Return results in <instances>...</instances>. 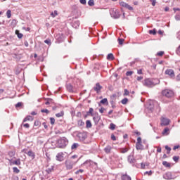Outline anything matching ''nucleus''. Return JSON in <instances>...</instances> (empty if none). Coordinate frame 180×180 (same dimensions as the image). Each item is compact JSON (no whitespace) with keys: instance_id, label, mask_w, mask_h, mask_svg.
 <instances>
[{"instance_id":"45","label":"nucleus","mask_w":180,"mask_h":180,"mask_svg":"<svg viewBox=\"0 0 180 180\" xmlns=\"http://www.w3.org/2000/svg\"><path fill=\"white\" fill-rule=\"evenodd\" d=\"M169 128L166 127V128H165L164 130L162 131V134H167V133L169 132Z\"/></svg>"},{"instance_id":"48","label":"nucleus","mask_w":180,"mask_h":180,"mask_svg":"<svg viewBox=\"0 0 180 180\" xmlns=\"http://www.w3.org/2000/svg\"><path fill=\"white\" fill-rule=\"evenodd\" d=\"M50 122H51V124H54L56 123V119H54V117H50L49 118Z\"/></svg>"},{"instance_id":"61","label":"nucleus","mask_w":180,"mask_h":180,"mask_svg":"<svg viewBox=\"0 0 180 180\" xmlns=\"http://www.w3.org/2000/svg\"><path fill=\"white\" fill-rule=\"evenodd\" d=\"M79 2L82 5H86V0H79Z\"/></svg>"},{"instance_id":"16","label":"nucleus","mask_w":180,"mask_h":180,"mask_svg":"<svg viewBox=\"0 0 180 180\" xmlns=\"http://www.w3.org/2000/svg\"><path fill=\"white\" fill-rule=\"evenodd\" d=\"M26 154L28 157H31L32 160H34V158H36V154L32 150H29Z\"/></svg>"},{"instance_id":"35","label":"nucleus","mask_w":180,"mask_h":180,"mask_svg":"<svg viewBox=\"0 0 180 180\" xmlns=\"http://www.w3.org/2000/svg\"><path fill=\"white\" fill-rule=\"evenodd\" d=\"M77 124L79 127H82V126H84L85 122H84V121H82V120H79L77 122Z\"/></svg>"},{"instance_id":"52","label":"nucleus","mask_w":180,"mask_h":180,"mask_svg":"<svg viewBox=\"0 0 180 180\" xmlns=\"http://www.w3.org/2000/svg\"><path fill=\"white\" fill-rule=\"evenodd\" d=\"M157 56H159V57L164 56V51H160L158 52Z\"/></svg>"},{"instance_id":"24","label":"nucleus","mask_w":180,"mask_h":180,"mask_svg":"<svg viewBox=\"0 0 180 180\" xmlns=\"http://www.w3.org/2000/svg\"><path fill=\"white\" fill-rule=\"evenodd\" d=\"M129 150H130V148H121L120 149V151L122 154H125V153H127V151H129Z\"/></svg>"},{"instance_id":"38","label":"nucleus","mask_w":180,"mask_h":180,"mask_svg":"<svg viewBox=\"0 0 180 180\" xmlns=\"http://www.w3.org/2000/svg\"><path fill=\"white\" fill-rule=\"evenodd\" d=\"M6 15L8 19L11 18V16H12V11H11V10H8L6 11Z\"/></svg>"},{"instance_id":"41","label":"nucleus","mask_w":180,"mask_h":180,"mask_svg":"<svg viewBox=\"0 0 180 180\" xmlns=\"http://www.w3.org/2000/svg\"><path fill=\"white\" fill-rule=\"evenodd\" d=\"M88 5L89 6H94V5H95V1L94 0H89Z\"/></svg>"},{"instance_id":"19","label":"nucleus","mask_w":180,"mask_h":180,"mask_svg":"<svg viewBox=\"0 0 180 180\" xmlns=\"http://www.w3.org/2000/svg\"><path fill=\"white\" fill-rule=\"evenodd\" d=\"M94 91H96L97 93L102 89V86L99 83L96 84V86L94 87Z\"/></svg>"},{"instance_id":"43","label":"nucleus","mask_w":180,"mask_h":180,"mask_svg":"<svg viewBox=\"0 0 180 180\" xmlns=\"http://www.w3.org/2000/svg\"><path fill=\"white\" fill-rule=\"evenodd\" d=\"M110 130H115V129H116V124H115L113 123H110Z\"/></svg>"},{"instance_id":"62","label":"nucleus","mask_w":180,"mask_h":180,"mask_svg":"<svg viewBox=\"0 0 180 180\" xmlns=\"http://www.w3.org/2000/svg\"><path fill=\"white\" fill-rule=\"evenodd\" d=\"M136 143H141V137L139 136V137L137 138Z\"/></svg>"},{"instance_id":"11","label":"nucleus","mask_w":180,"mask_h":180,"mask_svg":"<svg viewBox=\"0 0 180 180\" xmlns=\"http://www.w3.org/2000/svg\"><path fill=\"white\" fill-rule=\"evenodd\" d=\"M120 6H122L123 8H126V9H128V11H133V7L129 5V4L124 2V1H121L120 2Z\"/></svg>"},{"instance_id":"17","label":"nucleus","mask_w":180,"mask_h":180,"mask_svg":"<svg viewBox=\"0 0 180 180\" xmlns=\"http://www.w3.org/2000/svg\"><path fill=\"white\" fill-rule=\"evenodd\" d=\"M88 116H94V108H90L89 110L86 112V114L84 115V117H88Z\"/></svg>"},{"instance_id":"42","label":"nucleus","mask_w":180,"mask_h":180,"mask_svg":"<svg viewBox=\"0 0 180 180\" xmlns=\"http://www.w3.org/2000/svg\"><path fill=\"white\" fill-rule=\"evenodd\" d=\"M149 34H153V35L157 34V30H155V29L149 30Z\"/></svg>"},{"instance_id":"27","label":"nucleus","mask_w":180,"mask_h":180,"mask_svg":"<svg viewBox=\"0 0 180 180\" xmlns=\"http://www.w3.org/2000/svg\"><path fill=\"white\" fill-rule=\"evenodd\" d=\"M122 180H131V177L127 174H124L122 176Z\"/></svg>"},{"instance_id":"28","label":"nucleus","mask_w":180,"mask_h":180,"mask_svg":"<svg viewBox=\"0 0 180 180\" xmlns=\"http://www.w3.org/2000/svg\"><path fill=\"white\" fill-rule=\"evenodd\" d=\"M162 165H164V167H165L166 168H171V163H169L167 161H163Z\"/></svg>"},{"instance_id":"46","label":"nucleus","mask_w":180,"mask_h":180,"mask_svg":"<svg viewBox=\"0 0 180 180\" xmlns=\"http://www.w3.org/2000/svg\"><path fill=\"white\" fill-rule=\"evenodd\" d=\"M41 113H46V115H49V113H50V111L48 109H41Z\"/></svg>"},{"instance_id":"53","label":"nucleus","mask_w":180,"mask_h":180,"mask_svg":"<svg viewBox=\"0 0 180 180\" xmlns=\"http://www.w3.org/2000/svg\"><path fill=\"white\" fill-rule=\"evenodd\" d=\"M91 162H92V160H87L83 163V165H85V164H89V165H91Z\"/></svg>"},{"instance_id":"33","label":"nucleus","mask_w":180,"mask_h":180,"mask_svg":"<svg viewBox=\"0 0 180 180\" xmlns=\"http://www.w3.org/2000/svg\"><path fill=\"white\" fill-rule=\"evenodd\" d=\"M13 172L14 174H19V172H20V170L19 169H18V167H13Z\"/></svg>"},{"instance_id":"15","label":"nucleus","mask_w":180,"mask_h":180,"mask_svg":"<svg viewBox=\"0 0 180 180\" xmlns=\"http://www.w3.org/2000/svg\"><path fill=\"white\" fill-rule=\"evenodd\" d=\"M65 167H66V169H72V167H74V164L71 162L66 161Z\"/></svg>"},{"instance_id":"12","label":"nucleus","mask_w":180,"mask_h":180,"mask_svg":"<svg viewBox=\"0 0 180 180\" xmlns=\"http://www.w3.org/2000/svg\"><path fill=\"white\" fill-rule=\"evenodd\" d=\"M79 25L80 22L78 20H73L71 22V26L73 27L74 29H78V27H79Z\"/></svg>"},{"instance_id":"44","label":"nucleus","mask_w":180,"mask_h":180,"mask_svg":"<svg viewBox=\"0 0 180 180\" xmlns=\"http://www.w3.org/2000/svg\"><path fill=\"white\" fill-rule=\"evenodd\" d=\"M165 150H167V154H170L171 153V148L168 146H166L165 147Z\"/></svg>"},{"instance_id":"39","label":"nucleus","mask_w":180,"mask_h":180,"mask_svg":"<svg viewBox=\"0 0 180 180\" xmlns=\"http://www.w3.org/2000/svg\"><path fill=\"white\" fill-rule=\"evenodd\" d=\"M127 102H129V99L127 98H124L121 101V103H122V105H126Z\"/></svg>"},{"instance_id":"13","label":"nucleus","mask_w":180,"mask_h":180,"mask_svg":"<svg viewBox=\"0 0 180 180\" xmlns=\"http://www.w3.org/2000/svg\"><path fill=\"white\" fill-rule=\"evenodd\" d=\"M78 137L80 141H84L87 136L86 134L80 133L78 134Z\"/></svg>"},{"instance_id":"2","label":"nucleus","mask_w":180,"mask_h":180,"mask_svg":"<svg viewBox=\"0 0 180 180\" xmlns=\"http://www.w3.org/2000/svg\"><path fill=\"white\" fill-rule=\"evenodd\" d=\"M68 145V139H67V138L62 137L58 140L57 146L58 148H65V147H67Z\"/></svg>"},{"instance_id":"55","label":"nucleus","mask_w":180,"mask_h":180,"mask_svg":"<svg viewBox=\"0 0 180 180\" xmlns=\"http://www.w3.org/2000/svg\"><path fill=\"white\" fill-rule=\"evenodd\" d=\"M123 41H124V39H121V38L118 39L119 44H120V45L123 44Z\"/></svg>"},{"instance_id":"6","label":"nucleus","mask_w":180,"mask_h":180,"mask_svg":"<svg viewBox=\"0 0 180 180\" xmlns=\"http://www.w3.org/2000/svg\"><path fill=\"white\" fill-rule=\"evenodd\" d=\"M127 161L129 164L132 165V167H136V168H139V165L136 164L137 160L134 159V157L133 155H129L128 156Z\"/></svg>"},{"instance_id":"25","label":"nucleus","mask_w":180,"mask_h":180,"mask_svg":"<svg viewBox=\"0 0 180 180\" xmlns=\"http://www.w3.org/2000/svg\"><path fill=\"white\" fill-rule=\"evenodd\" d=\"M86 129H91V127H92V123L91 122V120H88L86 121Z\"/></svg>"},{"instance_id":"8","label":"nucleus","mask_w":180,"mask_h":180,"mask_svg":"<svg viewBox=\"0 0 180 180\" xmlns=\"http://www.w3.org/2000/svg\"><path fill=\"white\" fill-rule=\"evenodd\" d=\"M146 108L149 113H153V112H154V101H149L146 104Z\"/></svg>"},{"instance_id":"7","label":"nucleus","mask_w":180,"mask_h":180,"mask_svg":"<svg viewBox=\"0 0 180 180\" xmlns=\"http://www.w3.org/2000/svg\"><path fill=\"white\" fill-rule=\"evenodd\" d=\"M111 17L113 18V19H119L120 18V13L117 11L116 8H113L110 12Z\"/></svg>"},{"instance_id":"20","label":"nucleus","mask_w":180,"mask_h":180,"mask_svg":"<svg viewBox=\"0 0 180 180\" xmlns=\"http://www.w3.org/2000/svg\"><path fill=\"white\" fill-rule=\"evenodd\" d=\"M104 151L105 154H110V151H112V146H107L105 148H104Z\"/></svg>"},{"instance_id":"5","label":"nucleus","mask_w":180,"mask_h":180,"mask_svg":"<svg viewBox=\"0 0 180 180\" xmlns=\"http://www.w3.org/2000/svg\"><path fill=\"white\" fill-rule=\"evenodd\" d=\"M163 178L166 180L175 179V178H176V175H175V173L167 172L163 174Z\"/></svg>"},{"instance_id":"10","label":"nucleus","mask_w":180,"mask_h":180,"mask_svg":"<svg viewBox=\"0 0 180 180\" xmlns=\"http://www.w3.org/2000/svg\"><path fill=\"white\" fill-rule=\"evenodd\" d=\"M166 75H169L170 78H175V72L172 69H167L165 72Z\"/></svg>"},{"instance_id":"54","label":"nucleus","mask_w":180,"mask_h":180,"mask_svg":"<svg viewBox=\"0 0 180 180\" xmlns=\"http://www.w3.org/2000/svg\"><path fill=\"white\" fill-rule=\"evenodd\" d=\"M22 126L25 129H29L30 127V124H29L28 123L23 124Z\"/></svg>"},{"instance_id":"58","label":"nucleus","mask_w":180,"mask_h":180,"mask_svg":"<svg viewBox=\"0 0 180 180\" xmlns=\"http://www.w3.org/2000/svg\"><path fill=\"white\" fill-rule=\"evenodd\" d=\"M176 20H180V13L175 15Z\"/></svg>"},{"instance_id":"18","label":"nucleus","mask_w":180,"mask_h":180,"mask_svg":"<svg viewBox=\"0 0 180 180\" xmlns=\"http://www.w3.org/2000/svg\"><path fill=\"white\" fill-rule=\"evenodd\" d=\"M93 120L95 123V124H98L99 123V120H101V116H98V115L93 117Z\"/></svg>"},{"instance_id":"14","label":"nucleus","mask_w":180,"mask_h":180,"mask_svg":"<svg viewBox=\"0 0 180 180\" xmlns=\"http://www.w3.org/2000/svg\"><path fill=\"white\" fill-rule=\"evenodd\" d=\"M56 160L60 161H64V155H63V153H59L56 155Z\"/></svg>"},{"instance_id":"50","label":"nucleus","mask_w":180,"mask_h":180,"mask_svg":"<svg viewBox=\"0 0 180 180\" xmlns=\"http://www.w3.org/2000/svg\"><path fill=\"white\" fill-rule=\"evenodd\" d=\"M126 75H127V77H130V76L133 75V71H127L126 72Z\"/></svg>"},{"instance_id":"31","label":"nucleus","mask_w":180,"mask_h":180,"mask_svg":"<svg viewBox=\"0 0 180 180\" xmlns=\"http://www.w3.org/2000/svg\"><path fill=\"white\" fill-rule=\"evenodd\" d=\"M15 34H17L18 39H22V37H23V34L19 32V30H15Z\"/></svg>"},{"instance_id":"26","label":"nucleus","mask_w":180,"mask_h":180,"mask_svg":"<svg viewBox=\"0 0 180 180\" xmlns=\"http://www.w3.org/2000/svg\"><path fill=\"white\" fill-rule=\"evenodd\" d=\"M136 150H143L144 146L141 143H136Z\"/></svg>"},{"instance_id":"51","label":"nucleus","mask_w":180,"mask_h":180,"mask_svg":"<svg viewBox=\"0 0 180 180\" xmlns=\"http://www.w3.org/2000/svg\"><path fill=\"white\" fill-rule=\"evenodd\" d=\"M173 160H174L175 162H178V161L179 160V156H174Z\"/></svg>"},{"instance_id":"49","label":"nucleus","mask_w":180,"mask_h":180,"mask_svg":"<svg viewBox=\"0 0 180 180\" xmlns=\"http://www.w3.org/2000/svg\"><path fill=\"white\" fill-rule=\"evenodd\" d=\"M124 96H127V95H129V94H130V92L129 91V90H127V89H124Z\"/></svg>"},{"instance_id":"30","label":"nucleus","mask_w":180,"mask_h":180,"mask_svg":"<svg viewBox=\"0 0 180 180\" xmlns=\"http://www.w3.org/2000/svg\"><path fill=\"white\" fill-rule=\"evenodd\" d=\"M107 60H115V56H113V53H108L107 56Z\"/></svg>"},{"instance_id":"1","label":"nucleus","mask_w":180,"mask_h":180,"mask_svg":"<svg viewBox=\"0 0 180 180\" xmlns=\"http://www.w3.org/2000/svg\"><path fill=\"white\" fill-rule=\"evenodd\" d=\"M158 84H160V79H146L143 85L148 88H153V86H155Z\"/></svg>"},{"instance_id":"29","label":"nucleus","mask_w":180,"mask_h":180,"mask_svg":"<svg viewBox=\"0 0 180 180\" xmlns=\"http://www.w3.org/2000/svg\"><path fill=\"white\" fill-rule=\"evenodd\" d=\"M78 147H79V144L78 143H75L72 145L71 149L72 150H77V148H78Z\"/></svg>"},{"instance_id":"63","label":"nucleus","mask_w":180,"mask_h":180,"mask_svg":"<svg viewBox=\"0 0 180 180\" xmlns=\"http://www.w3.org/2000/svg\"><path fill=\"white\" fill-rule=\"evenodd\" d=\"M39 124H40V122L39 121H35L34 123V126H39Z\"/></svg>"},{"instance_id":"64","label":"nucleus","mask_w":180,"mask_h":180,"mask_svg":"<svg viewBox=\"0 0 180 180\" xmlns=\"http://www.w3.org/2000/svg\"><path fill=\"white\" fill-rule=\"evenodd\" d=\"M176 81H180V73L176 77Z\"/></svg>"},{"instance_id":"22","label":"nucleus","mask_w":180,"mask_h":180,"mask_svg":"<svg viewBox=\"0 0 180 180\" xmlns=\"http://www.w3.org/2000/svg\"><path fill=\"white\" fill-rule=\"evenodd\" d=\"M45 171L48 174H51L54 171V166H51V167L46 169Z\"/></svg>"},{"instance_id":"9","label":"nucleus","mask_w":180,"mask_h":180,"mask_svg":"<svg viewBox=\"0 0 180 180\" xmlns=\"http://www.w3.org/2000/svg\"><path fill=\"white\" fill-rule=\"evenodd\" d=\"M160 125L161 126H168L171 123V120L165 117H162L160 119Z\"/></svg>"},{"instance_id":"60","label":"nucleus","mask_w":180,"mask_h":180,"mask_svg":"<svg viewBox=\"0 0 180 180\" xmlns=\"http://www.w3.org/2000/svg\"><path fill=\"white\" fill-rule=\"evenodd\" d=\"M111 140H112V141H116V136L113 134H111Z\"/></svg>"},{"instance_id":"3","label":"nucleus","mask_w":180,"mask_h":180,"mask_svg":"<svg viewBox=\"0 0 180 180\" xmlns=\"http://www.w3.org/2000/svg\"><path fill=\"white\" fill-rule=\"evenodd\" d=\"M8 161L11 166H12V165L19 166L22 164V162H20V158H17L16 159L15 157H13L11 159H8Z\"/></svg>"},{"instance_id":"47","label":"nucleus","mask_w":180,"mask_h":180,"mask_svg":"<svg viewBox=\"0 0 180 180\" xmlns=\"http://www.w3.org/2000/svg\"><path fill=\"white\" fill-rule=\"evenodd\" d=\"M57 15H58L57 11H54L53 13L52 12V13H51V16H52V18H56V17L57 16Z\"/></svg>"},{"instance_id":"4","label":"nucleus","mask_w":180,"mask_h":180,"mask_svg":"<svg viewBox=\"0 0 180 180\" xmlns=\"http://www.w3.org/2000/svg\"><path fill=\"white\" fill-rule=\"evenodd\" d=\"M162 94L163 95V96H165L166 98H172V96H174V91L166 89L162 91Z\"/></svg>"},{"instance_id":"37","label":"nucleus","mask_w":180,"mask_h":180,"mask_svg":"<svg viewBox=\"0 0 180 180\" xmlns=\"http://www.w3.org/2000/svg\"><path fill=\"white\" fill-rule=\"evenodd\" d=\"M15 154H16V153L15 151H9L8 152V155H9V157H11V158L15 157Z\"/></svg>"},{"instance_id":"57","label":"nucleus","mask_w":180,"mask_h":180,"mask_svg":"<svg viewBox=\"0 0 180 180\" xmlns=\"http://www.w3.org/2000/svg\"><path fill=\"white\" fill-rule=\"evenodd\" d=\"M23 103L22 102H18L17 104H15V108H20Z\"/></svg>"},{"instance_id":"56","label":"nucleus","mask_w":180,"mask_h":180,"mask_svg":"<svg viewBox=\"0 0 180 180\" xmlns=\"http://www.w3.org/2000/svg\"><path fill=\"white\" fill-rule=\"evenodd\" d=\"M79 172H81V174H82V172H84V169H79V170L75 172L76 175H78V174H79Z\"/></svg>"},{"instance_id":"34","label":"nucleus","mask_w":180,"mask_h":180,"mask_svg":"<svg viewBox=\"0 0 180 180\" xmlns=\"http://www.w3.org/2000/svg\"><path fill=\"white\" fill-rule=\"evenodd\" d=\"M56 117H63L64 116V111H60L56 114Z\"/></svg>"},{"instance_id":"40","label":"nucleus","mask_w":180,"mask_h":180,"mask_svg":"<svg viewBox=\"0 0 180 180\" xmlns=\"http://www.w3.org/2000/svg\"><path fill=\"white\" fill-rule=\"evenodd\" d=\"M100 103H102V105H105V103H108V98H103L101 101Z\"/></svg>"},{"instance_id":"21","label":"nucleus","mask_w":180,"mask_h":180,"mask_svg":"<svg viewBox=\"0 0 180 180\" xmlns=\"http://www.w3.org/2000/svg\"><path fill=\"white\" fill-rule=\"evenodd\" d=\"M28 121L33 122V117H32V115H27L26 117H25L23 120V123Z\"/></svg>"},{"instance_id":"23","label":"nucleus","mask_w":180,"mask_h":180,"mask_svg":"<svg viewBox=\"0 0 180 180\" xmlns=\"http://www.w3.org/2000/svg\"><path fill=\"white\" fill-rule=\"evenodd\" d=\"M66 88L69 92H74V90L72 89V85L71 84H66Z\"/></svg>"},{"instance_id":"36","label":"nucleus","mask_w":180,"mask_h":180,"mask_svg":"<svg viewBox=\"0 0 180 180\" xmlns=\"http://www.w3.org/2000/svg\"><path fill=\"white\" fill-rule=\"evenodd\" d=\"M58 41H59V43H61V41H64V36L63 35H58V37L57 38Z\"/></svg>"},{"instance_id":"32","label":"nucleus","mask_w":180,"mask_h":180,"mask_svg":"<svg viewBox=\"0 0 180 180\" xmlns=\"http://www.w3.org/2000/svg\"><path fill=\"white\" fill-rule=\"evenodd\" d=\"M44 43H45L48 46H51V39L48 38L44 41Z\"/></svg>"},{"instance_id":"59","label":"nucleus","mask_w":180,"mask_h":180,"mask_svg":"<svg viewBox=\"0 0 180 180\" xmlns=\"http://www.w3.org/2000/svg\"><path fill=\"white\" fill-rule=\"evenodd\" d=\"M176 53L179 55L180 54V45L176 49Z\"/></svg>"}]
</instances>
